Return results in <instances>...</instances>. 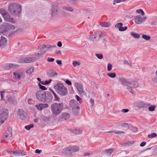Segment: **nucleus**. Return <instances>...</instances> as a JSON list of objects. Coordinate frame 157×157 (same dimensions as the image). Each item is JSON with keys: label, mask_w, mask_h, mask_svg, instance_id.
Masks as SVG:
<instances>
[{"label": "nucleus", "mask_w": 157, "mask_h": 157, "mask_svg": "<svg viewBox=\"0 0 157 157\" xmlns=\"http://www.w3.org/2000/svg\"><path fill=\"white\" fill-rule=\"evenodd\" d=\"M119 81L120 83L123 85L128 86L129 91L132 93V89L136 88L139 86L138 83L136 81H134L132 79H126L125 78H120Z\"/></svg>", "instance_id": "nucleus-1"}, {"label": "nucleus", "mask_w": 157, "mask_h": 157, "mask_svg": "<svg viewBox=\"0 0 157 157\" xmlns=\"http://www.w3.org/2000/svg\"><path fill=\"white\" fill-rule=\"evenodd\" d=\"M8 11L11 14L16 16L21 13V7L19 4L11 3L8 6Z\"/></svg>", "instance_id": "nucleus-2"}, {"label": "nucleus", "mask_w": 157, "mask_h": 157, "mask_svg": "<svg viewBox=\"0 0 157 157\" xmlns=\"http://www.w3.org/2000/svg\"><path fill=\"white\" fill-rule=\"evenodd\" d=\"M51 110L52 114L55 116L59 115L63 109V104L61 102H54L51 105Z\"/></svg>", "instance_id": "nucleus-3"}, {"label": "nucleus", "mask_w": 157, "mask_h": 157, "mask_svg": "<svg viewBox=\"0 0 157 157\" xmlns=\"http://www.w3.org/2000/svg\"><path fill=\"white\" fill-rule=\"evenodd\" d=\"M56 91L62 96H64L67 93V90L62 83H58L54 86Z\"/></svg>", "instance_id": "nucleus-4"}, {"label": "nucleus", "mask_w": 157, "mask_h": 157, "mask_svg": "<svg viewBox=\"0 0 157 157\" xmlns=\"http://www.w3.org/2000/svg\"><path fill=\"white\" fill-rule=\"evenodd\" d=\"M45 92L43 90L37 91L36 94V98L39 101L43 102L45 101Z\"/></svg>", "instance_id": "nucleus-5"}, {"label": "nucleus", "mask_w": 157, "mask_h": 157, "mask_svg": "<svg viewBox=\"0 0 157 157\" xmlns=\"http://www.w3.org/2000/svg\"><path fill=\"white\" fill-rule=\"evenodd\" d=\"M1 27L5 31L13 30L15 29V27L13 25L6 22L2 24Z\"/></svg>", "instance_id": "nucleus-6"}, {"label": "nucleus", "mask_w": 157, "mask_h": 157, "mask_svg": "<svg viewBox=\"0 0 157 157\" xmlns=\"http://www.w3.org/2000/svg\"><path fill=\"white\" fill-rule=\"evenodd\" d=\"M8 112L7 109L0 113V124L3 123L7 119Z\"/></svg>", "instance_id": "nucleus-7"}, {"label": "nucleus", "mask_w": 157, "mask_h": 157, "mask_svg": "<svg viewBox=\"0 0 157 157\" xmlns=\"http://www.w3.org/2000/svg\"><path fill=\"white\" fill-rule=\"evenodd\" d=\"M75 86L79 93L80 95L83 96L86 94V93L83 91L82 85L80 83H75Z\"/></svg>", "instance_id": "nucleus-8"}, {"label": "nucleus", "mask_w": 157, "mask_h": 157, "mask_svg": "<svg viewBox=\"0 0 157 157\" xmlns=\"http://www.w3.org/2000/svg\"><path fill=\"white\" fill-rule=\"evenodd\" d=\"M150 105L149 104L140 101L136 103L135 106L139 109H147Z\"/></svg>", "instance_id": "nucleus-9"}, {"label": "nucleus", "mask_w": 157, "mask_h": 157, "mask_svg": "<svg viewBox=\"0 0 157 157\" xmlns=\"http://www.w3.org/2000/svg\"><path fill=\"white\" fill-rule=\"evenodd\" d=\"M3 17L4 20L6 21L11 22L13 24H15L16 23V21L13 17H11V16L8 13H7Z\"/></svg>", "instance_id": "nucleus-10"}, {"label": "nucleus", "mask_w": 157, "mask_h": 157, "mask_svg": "<svg viewBox=\"0 0 157 157\" xmlns=\"http://www.w3.org/2000/svg\"><path fill=\"white\" fill-rule=\"evenodd\" d=\"M134 19L136 24H140L146 20L147 17H141L140 16H136L134 17Z\"/></svg>", "instance_id": "nucleus-11"}, {"label": "nucleus", "mask_w": 157, "mask_h": 157, "mask_svg": "<svg viewBox=\"0 0 157 157\" xmlns=\"http://www.w3.org/2000/svg\"><path fill=\"white\" fill-rule=\"evenodd\" d=\"M59 11V9L57 6H53L52 9V17H54L58 15Z\"/></svg>", "instance_id": "nucleus-12"}, {"label": "nucleus", "mask_w": 157, "mask_h": 157, "mask_svg": "<svg viewBox=\"0 0 157 157\" xmlns=\"http://www.w3.org/2000/svg\"><path fill=\"white\" fill-rule=\"evenodd\" d=\"M36 59V58L34 57H29L21 59V63H30L33 62L35 61Z\"/></svg>", "instance_id": "nucleus-13"}, {"label": "nucleus", "mask_w": 157, "mask_h": 157, "mask_svg": "<svg viewBox=\"0 0 157 157\" xmlns=\"http://www.w3.org/2000/svg\"><path fill=\"white\" fill-rule=\"evenodd\" d=\"M18 113L22 120H24L28 117V115L22 109H19L18 112Z\"/></svg>", "instance_id": "nucleus-14"}, {"label": "nucleus", "mask_w": 157, "mask_h": 157, "mask_svg": "<svg viewBox=\"0 0 157 157\" xmlns=\"http://www.w3.org/2000/svg\"><path fill=\"white\" fill-rule=\"evenodd\" d=\"M7 39L3 36H2L0 39V48H2L7 44Z\"/></svg>", "instance_id": "nucleus-15"}, {"label": "nucleus", "mask_w": 157, "mask_h": 157, "mask_svg": "<svg viewBox=\"0 0 157 157\" xmlns=\"http://www.w3.org/2000/svg\"><path fill=\"white\" fill-rule=\"evenodd\" d=\"M45 101L47 102H50L53 96L51 93L48 91L45 92Z\"/></svg>", "instance_id": "nucleus-16"}, {"label": "nucleus", "mask_w": 157, "mask_h": 157, "mask_svg": "<svg viewBox=\"0 0 157 157\" xmlns=\"http://www.w3.org/2000/svg\"><path fill=\"white\" fill-rule=\"evenodd\" d=\"M69 148V146L64 148L62 151V153L63 154L67 156L71 155V149Z\"/></svg>", "instance_id": "nucleus-17"}, {"label": "nucleus", "mask_w": 157, "mask_h": 157, "mask_svg": "<svg viewBox=\"0 0 157 157\" xmlns=\"http://www.w3.org/2000/svg\"><path fill=\"white\" fill-rule=\"evenodd\" d=\"M123 24L122 23H118L116 24L115 25L116 27H118L119 28V30L120 31H123L126 30L127 29V26H125L124 27H122Z\"/></svg>", "instance_id": "nucleus-18"}, {"label": "nucleus", "mask_w": 157, "mask_h": 157, "mask_svg": "<svg viewBox=\"0 0 157 157\" xmlns=\"http://www.w3.org/2000/svg\"><path fill=\"white\" fill-rule=\"evenodd\" d=\"M70 115L67 113H61L60 115V118L63 120H66L69 118Z\"/></svg>", "instance_id": "nucleus-19"}, {"label": "nucleus", "mask_w": 157, "mask_h": 157, "mask_svg": "<svg viewBox=\"0 0 157 157\" xmlns=\"http://www.w3.org/2000/svg\"><path fill=\"white\" fill-rule=\"evenodd\" d=\"M58 75V73L53 70H50L47 72V75L49 77H53Z\"/></svg>", "instance_id": "nucleus-20"}, {"label": "nucleus", "mask_w": 157, "mask_h": 157, "mask_svg": "<svg viewBox=\"0 0 157 157\" xmlns=\"http://www.w3.org/2000/svg\"><path fill=\"white\" fill-rule=\"evenodd\" d=\"M13 75L15 76L16 78L20 79L21 77H23V74L22 72L18 73L14 72L13 73Z\"/></svg>", "instance_id": "nucleus-21"}, {"label": "nucleus", "mask_w": 157, "mask_h": 157, "mask_svg": "<svg viewBox=\"0 0 157 157\" xmlns=\"http://www.w3.org/2000/svg\"><path fill=\"white\" fill-rule=\"evenodd\" d=\"M69 148L71 149V153L78 151L79 150L78 147L76 146H69Z\"/></svg>", "instance_id": "nucleus-22"}, {"label": "nucleus", "mask_w": 157, "mask_h": 157, "mask_svg": "<svg viewBox=\"0 0 157 157\" xmlns=\"http://www.w3.org/2000/svg\"><path fill=\"white\" fill-rule=\"evenodd\" d=\"M38 52H36L34 53V55L37 57H40L43 55L46 52L44 51L39 50Z\"/></svg>", "instance_id": "nucleus-23"}, {"label": "nucleus", "mask_w": 157, "mask_h": 157, "mask_svg": "<svg viewBox=\"0 0 157 157\" xmlns=\"http://www.w3.org/2000/svg\"><path fill=\"white\" fill-rule=\"evenodd\" d=\"M115 150L113 148H110L104 151V153L108 155H110L111 153Z\"/></svg>", "instance_id": "nucleus-24"}, {"label": "nucleus", "mask_w": 157, "mask_h": 157, "mask_svg": "<svg viewBox=\"0 0 157 157\" xmlns=\"http://www.w3.org/2000/svg\"><path fill=\"white\" fill-rule=\"evenodd\" d=\"M89 39L94 41H96L98 40L97 34H96L95 35H92L90 36L89 37Z\"/></svg>", "instance_id": "nucleus-25"}, {"label": "nucleus", "mask_w": 157, "mask_h": 157, "mask_svg": "<svg viewBox=\"0 0 157 157\" xmlns=\"http://www.w3.org/2000/svg\"><path fill=\"white\" fill-rule=\"evenodd\" d=\"M62 9L63 10H66L71 12L74 11L73 8L70 6H63L62 7Z\"/></svg>", "instance_id": "nucleus-26"}, {"label": "nucleus", "mask_w": 157, "mask_h": 157, "mask_svg": "<svg viewBox=\"0 0 157 157\" xmlns=\"http://www.w3.org/2000/svg\"><path fill=\"white\" fill-rule=\"evenodd\" d=\"M50 90L54 96V101L59 102L60 101V98L58 97L56 93L53 90L50 89Z\"/></svg>", "instance_id": "nucleus-27"}, {"label": "nucleus", "mask_w": 157, "mask_h": 157, "mask_svg": "<svg viewBox=\"0 0 157 157\" xmlns=\"http://www.w3.org/2000/svg\"><path fill=\"white\" fill-rule=\"evenodd\" d=\"M5 133L8 135V136L11 137L12 136V130L11 128H8V130L6 131Z\"/></svg>", "instance_id": "nucleus-28"}, {"label": "nucleus", "mask_w": 157, "mask_h": 157, "mask_svg": "<svg viewBox=\"0 0 157 157\" xmlns=\"http://www.w3.org/2000/svg\"><path fill=\"white\" fill-rule=\"evenodd\" d=\"M13 155L19 156L21 155H23L22 152L20 150L14 151L13 152Z\"/></svg>", "instance_id": "nucleus-29"}, {"label": "nucleus", "mask_w": 157, "mask_h": 157, "mask_svg": "<svg viewBox=\"0 0 157 157\" xmlns=\"http://www.w3.org/2000/svg\"><path fill=\"white\" fill-rule=\"evenodd\" d=\"M130 34L134 38L138 39L140 38V35L136 33H134V32H131Z\"/></svg>", "instance_id": "nucleus-30"}, {"label": "nucleus", "mask_w": 157, "mask_h": 157, "mask_svg": "<svg viewBox=\"0 0 157 157\" xmlns=\"http://www.w3.org/2000/svg\"><path fill=\"white\" fill-rule=\"evenodd\" d=\"M72 132L76 134H80L82 132V130L80 129H75L72 131Z\"/></svg>", "instance_id": "nucleus-31"}, {"label": "nucleus", "mask_w": 157, "mask_h": 157, "mask_svg": "<svg viewBox=\"0 0 157 157\" xmlns=\"http://www.w3.org/2000/svg\"><path fill=\"white\" fill-rule=\"evenodd\" d=\"M134 141L131 140V141H127V142L125 143L123 146H130L132 144H134Z\"/></svg>", "instance_id": "nucleus-32"}, {"label": "nucleus", "mask_w": 157, "mask_h": 157, "mask_svg": "<svg viewBox=\"0 0 157 157\" xmlns=\"http://www.w3.org/2000/svg\"><path fill=\"white\" fill-rule=\"evenodd\" d=\"M46 48V45L42 44L40 45L37 48L38 50L42 51V50H44V48Z\"/></svg>", "instance_id": "nucleus-33"}, {"label": "nucleus", "mask_w": 157, "mask_h": 157, "mask_svg": "<svg viewBox=\"0 0 157 157\" xmlns=\"http://www.w3.org/2000/svg\"><path fill=\"white\" fill-rule=\"evenodd\" d=\"M142 38L146 40H148L150 39L151 37L149 35L143 34L142 35Z\"/></svg>", "instance_id": "nucleus-34"}, {"label": "nucleus", "mask_w": 157, "mask_h": 157, "mask_svg": "<svg viewBox=\"0 0 157 157\" xmlns=\"http://www.w3.org/2000/svg\"><path fill=\"white\" fill-rule=\"evenodd\" d=\"M9 64L10 69L11 68H17L19 67V65L17 64H15L12 63H9Z\"/></svg>", "instance_id": "nucleus-35"}, {"label": "nucleus", "mask_w": 157, "mask_h": 157, "mask_svg": "<svg viewBox=\"0 0 157 157\" xmlns=\"http://www.w3.org/2000/svg\"><path fill=\"white\" fill-rule=\"evenodd\" d=\"M107 75L111 78H114L116 76V74L115 73H108Z\"/></svg>", "instance_id": "nucleus-36"}, {"label": "nucleus", "mask_w": 157, "mask_h": 157, "mask_svg": "<svg viewBox=\"0 0 157 157\" xmlns=\"http://www.w3.org/2000/svg\"><path fill=\"white\" fill-rule=\"evenodd\" d=\"M70 105L71 107L73 109L75 108V101L74 100H71L70 102Z\"/></svg>", "instance_id": "nucleus-37"}, {"label": "nucleus", "mask_w": 157, "mask_h": 157, "mask_svg": "<svg viewBox=\"0 0 157 157\" xmlns=\"http://www.w3.org/2000/svg\"><path fill=\"white\" fill-rule=\"evenodd\" d=\"M136 12L139 14L141 13L142 16H144V13L143 10L141 9L137 10H136Z\"/></svg>", "instance_id": "nucleus-38"}, {"label": "nucleus", "mask_w": 157, "mask_h": 157, "mask_svg": "<svg viewBox=\"0 0 157 157\" xmlns=\"http://www.w3.org/2000/svg\"><path fill=\"white\" fill-rule=\"evenodd\" d=\"M52 81V79H50L48 81L40 82L41 84L43 85H47L49 84Z\"/></svg>", "instance_id": "nucleus-39"}, {"label": "nucleus", "mask_w": 157, "mask_h": 157, "mask_svg": "<svg viewBox=\"0 0 157 157\" xmlns=\"http://www.w3.org/2000/svg\"><path fill=\"white\" fill-rule=\"evenodd\" d=\"M0 13L2 15V17L4 16L7 13H8L6 11L4 10L3 9H0Z\"/></svg>", "instance_id": "nucleus-40"}, {"label": "nucleus", "mask_w": 157, "mask_h": 157, "mask_svg": "<svg viewBox=\"0 0 157 157\" xmlns=\"http://www.w3.org/2000/svg\"><path fill=\"white\" fill-rule=\"evenodd\" d=\"M101 25L103 27H109L108 23L106 22H104L100 23Z\"/></svg>", "instance_id": "nucleus-41"}, {"label": "nucleus", "mask_w": 157, "mask_h": 157, "mask_svg": "<svg viewBox=\"0 0 157 157\" xmlns=\"http://www.w3.org/2000/svg\"><path fill=\"white\" fill-rule=\"evenodd\" d=\"M155 105H152L148 107V110L150 111H154L155 108Z\"/></svg>", "instance_id": "nucleus-42"}, {"label": "nucleus", "mask_w": 157, "mask_h": 157, "mask_svg": "<svg viewBox=\"0 0 157 157\" xmlns=\"http://www.w3.org/2000/svg\"><path fill=\"white\" fill-rule=\"evenodd\" d=\"M157 135L155 133H153L151 134H149L148 136V137L150 138H152L154 137H155L157 136Z\"/></svg>", "instance_id": "nucleus-43"}, {"label": "nucleus", "mask_w": 157, "mask_h": 157, "mask_svg": "<svg viewBox=\"0 0 157 157\" xmlns=\"http://www.w3.org/2000/svg\"><path fill=\"white\" fill-rule=\"evenodd\" d=\"M34 127V125L33 124H30L28 125H27L25 126V128L27 130H29L31 128H33Z\"/></svg>", "instance_id": "nucleus-44"}, {"label": "nucleus", "mask_w": 157, "mask_h": 157, "mask_svg": "<svg viewBox=\"0 0 157 157\" xmlns=\"http://www.w3.org/2000/svg\"><path fill=\"white\" fill-rule=\"evenodd\" d=\"M33 67L30 68L26 71V73L29 75H30L33 71Z\"/></svg>", "instance_id": "nucleus-45"}, {"label": "nucleus", "mask_w": 157, "mask_h": 157, "mask_svg": "<svg viewBox=\"0 0 157 157\" xmlns=\"http://www.w3.org/2000/svg\"><path fill=\"white\" fill-rule=\"evenodd\" d=\"M96 56L99 59H102L103 58V56L101 54H95Z\"/></svg>", "instance_id": "nucleus-46"}, {"label": "nucleus", "mask_w": 157, "mask_h": 157, "mask_svg": "<svg viewBox=\"0 0 157 157\" xmlns=\"http://www.w3.org/2000/svg\"><path fill=\"white\" fill-rule=\"evenodd\" d=\"M3 68L4 69L6 70H8L10 69V68L9 67V63L6 64L4 66Z\"/></svg>", "instance_id": "nucleus-47"}, {"label": "nucleus", "mask_w": 157, "mask_h": 157, "mask_svg": "<svg viewBox=\"0 0 157 157\" xmlns=\"http://www.w3.org/2000/svg\"><path fill=\"white\" fill-rule=\"evenodd\" d=\"M112 65L110 63H109L107 65V71H110L112 70Z\"/></svg>", "instance_id": "nucleus-48"}, {"label": "nucleus", "mask_w": 157, "mask_h": 157, "mask_svg": "<svg viewBox=\"0 0 157 157\" xmlns=\"http://www.w3.org/2000/svg\"><path fill=\"white\" fill-rule=\"evenodd\" d=\"M74 67H76L77 65H80V63H79V62H77L76 61H73V62L72 63Z\"/></svg>", "instance_id": "nucleus-49"}, {"label": "nucleus", "mask_w": 157, "mask_h": 157, "mask_svg": "<svg viewBox=\"0 0 157 157\" xmlns=\"http://www.w3.org/2000/svg\"><path fill=\"white\" fill-rule=\"evenodd\" d=\"M39 86L40 88L43 90H47L46 87L45 86H43L41 85L40 83L39 84Z\"/></svg>", "instance_id": "nucleus-50"}, {"label": "nucleus", "mask_w": 157, "mask_h": 157, "mask_svg": "<svg viewBox=\"0 0 157 157\" xmlns=\"http://www.w3.org/2000/svg\"><path fill=\"white\" fill-rule=\"evenodd\" d=\"M105 33L104 32H101V33H99L98 35H97L98 36V39L99 40L100 38H101L103 34Z\"/></svg>", "instance_id": "nucleus-51"}, {"label": "nucleus", "mask_w": 157, "mask_h": 157, "mask_svg": "<svg viewBox=\"0 0 157 157\" xmlns=\"http://www.w3.org/2000/svg\"><path fill=\"white\" fill-rule=\"evenodd\" d=\"M125 1V0H114L113 1V4L114 5H115L116 3H118Z\"/></svg>", "instance_id": "nucleus-52"}, {"label": "nucleus", "mask_w": 157, "mask_h": 157, "mask_svg": "<svg viewBox=\"0 0 157 157\" xmlns=\"http://www.w3.org/2000/svg\"><path fill=\"white\" fill-rule=\"evenodd\" d=\"M35 106L37 109L39 110H42L43 109L40 104H39L38 105H36Z\"/></svg>", "instance_id": "nucleus-53"}, {"label": "nucleus", "mask_w": 157, "mask_h": 157, "mask_svg": "<svg viewBox=\"0 0 157 157\" xmlns=\"http://www.w3.org/2000/svg\"><path fill=\"white\" fill-rule=\"evenodd\" d=\"M41 105L42 109L45 108H47L48 107V105L47 104H40Z\"/></svg>", "instance_id": "nucleus-54"}, {"label": "nucleus", "mask_w": 157, "mask_h": 157, "mask_svg": "<svg viewBox=\"0 0 157 157\" xmlns=\"http://www.w3.org/2000/svg\"><path fill=\"white\" fill-rule=\"evenodd\" d=\"M75 98L78 101H79L80 103H81L82 101V99L80 98L77 95H76L75 96Z\"/></svg>", "instance_id": "nucleus-55"}, {"label": "nucleus", "mask_w": 157, "mask_h": 157, "mask_svg": "<svg viewBox=\"0 0 157 157\" xmlns=\"http://www.w3.org/2000/svg\"><path fill=\"white\" fill-rule=\"evenodd\" d=\"M10 137L8 136V135L4 133L3 136V138H4V140H5L6 139H8Z\"/></svg>", "instance_id": "nucleus-56"}, {"label": "nucleus", "mask_w": 157, "mask_h": 157, "mask_svg": "<svg viewBox=\"0 0 157 157\" xmlns=\"http://www.w3.org/2000/svg\"><path fill=\"white\" fill-rule=\"evenodd\" d=\"M54 59L52 58L48 57L47 60L49 62H53L54 61Z\"/></svg>", "instance_id": "nucleus-57"}, {"label": "nucleus", "mask_w": 157, "mask_h": 157, "mask_svg": "<svg viewBox=\"0 0 157 157\" xmlns=\"http://www.w3.org/2000/svg\"><path fill=\"white\" fill-rule=\"evenodd\" d=\"M132 131L134 132H136L137 131V129L135 127H132Z\"/></svg>", "instance_id": "nucleus-58"}, {"label": "nucleus", "mask_w": 157, "mask_h": 157, "mask_svg": "<svg viewBox=\"0 0 157 157\" xmlns=\"http://www.w3.org/2000/svg\"><path fill=\"white\" fill-rule=\"evenodd\" d=\"M62 15L64 17H66L69 15V14L68 13H66L63 11L62 13Z\"/></svg>", "instance_id": "nucleus-59"}, {"label": "nucleus", "mask_w": 157, "mask_h": 157, "mask_svg": "<svg viewBox=\"0 0 157 157\" xmlns=\"http://www.w3.org/2000/svg\"><path fill=\"white\" fill-rule=\"evenodd\" d=\"M129 110L128 109H123L121 111V112L123 113H127L128 112Z\"/></svg>", "instance_id": "nucleus-60"}, {"label": "nucleus", "mask_w": 157, "mask_h": 157, "mask_svg": "<svg viewBox=\"0 0 157 157\" xmlns=\"http://www.w3.org/2000/svg\"><path fill=\"white\" fill-rule=\"evenodd\" d=\"M56 62L58 65L60 66L61 65H62V61L60 60H56Z\"/></svg>", "instance_id": "nucleus-61"}, {"label": "nucleus", "mask_w": 157, "mask_h": 157, "mask_svg": "<svg viewBox=\"0 0 157 157\" xmlns=\"http://www.w3.org/2000/svg\"><path fill=\"white\" fill-rule=\"evenodd\" d=\"M65 82L67 84H68L69 85H71V82L69 80H66L65 81Z\"/></svg>", "instance_id": "nucleus-62"}, {"label": "nucleus", "mask_w": 157, "mask_h": 157, "mask_svg": "<svg viewBox=\"0 0 157 157\" xmlns=\"http://www.w3.org/2000/svg\"><path fill=\"white\" fill-rule=\"evenodd\" d=\"M90 101L91 103L92 106H93L94 105V100L92 98H91L90 99Z\"/></svg>", "instance_id": "nucleus-63"}, {"label": "nucleus", "mask_w": 157, "mask_h": 157, "mask_svg": "<svg viewBox=\"0 0 157 157\" xmlns=\"http://www.w3.org/2000/svg\"><path fill=\"white\" fill-rule=\"evenodd\" d=\"M146 144V143L145 142H142L140 144V146L141 147H143Z\"/></svg>", "instance_id": "nucleus-64"}]
</instances>
